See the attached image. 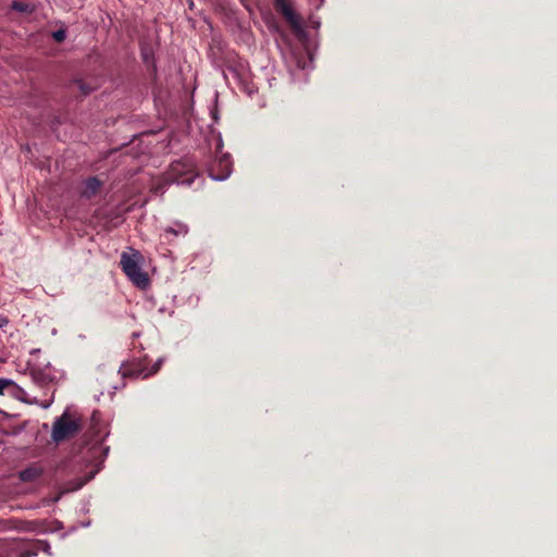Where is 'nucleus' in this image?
Here are the masks:
<instances>
[{"label":"nucleus","instance_id":"15","mask_svg":"<svg viewBox=\"0 0 557 557\" xmlns=\"http://www.w3.org/2000/svg\"><path fill=\"white\" fill-rule=\"evenodd\" d=\"M161 364H162V359H159V360L153 364V367L151 368V370H150V374H154V373H157V372L160 370Z\"/></svg>","mask_w":557,"mask_h":557},{"label":"nucleus","instance_id":"10","mask_svg":"<svg viewBox=\"0 0 557 557\" xmlns=\"http://www.w3.org/2000/svg\"><path fill=\"white\" fill-rule=\"evenodd\" d=\"M11 8H12V10H14L16 12H22V13H32L34 11L33 5H30L29 3L22 2V1H13L11 4Z\"/></svg>","mask_w":557,"mask_h":557},{"label":"nucleus","instance_id":"20","mask_svg":"<svg viewBox=\"0 0 557 557\" xmlns=\"http://www.w3.org/2000/svg\"><path fill=\"white\" fill-rule=\"evenodd\" d=\"M222 73H223V75H224V78H225V79H227L228 77H227V75H226V72H222Z\"/></svg>","mask_w":557,"mask_h":557},{"label":"nucleus","instance_id":"1","mask_svg":"<svg viewBox=\"0 0 557 557\" xmlns=\"http://www.w3.org/2000/svg\"><path fill=\"white\" fill-rule=\"evenodd\" d=\"M83 429L82 419L75 413L64 411L55 419L52 425L51 438L55 443H61L74 437Z\"/></svg>","mask_w":557,"mask_h":557},{"label":"nucleus","instance_id":"5","mask_svg":"<svg viewBox=\"0 0 557 557\" xmlns=\"http://www.w3.org/2000/svg\"><path fill=\"white\" fill-rule=\"evenodd\" d=\"M293 0H274L275 10L284 17L295 33L302 30V22L293 7Z\"/></svg>","mask_w":557,"mask_h":557},{"label":"nucleus","instance_id":"9","mask_svg":"<svg viewBox=\"0 0 557 557\" xmlns=\"http://www.w3.org/2000/svg\"><path fill=\"white\" fill-rule=\"evenodd\" d=\"M41 475V470L37 467H29L20 472V479L23 482H33Z\"/></svg>","mask_w":557,"mask_h":557},{"label":"nucleus","instance_id":"7","mask_svg":"<svg viewBox=\"0 0 557 557\" xmlns=\"http://www.w3.org/2000/svg\"><path fill=\"white\" fill-rule=\"evenodd\" d=\"M29 372L33 381L40 386H45L53 381V375L49 369L30 367Z\"/></svg>","mask_w":557,"mask_h":557},{"label":"nucleus","instance_id":"18","mask_svg":"<svg viewBox=\"0 0 557 557\" xmlns=\"http://www.w3.org/2000/svg\"><path fill=\"white\" fill-rule=\"evenodd\" d=\"M100 443L101 441L100 440H96L95 443L91 445V449L92 450H98L100 449Z\"/></svg>","mask_w":557,"mask_h":557},{"label":"nucleus","instance_id":"16","mask_svg":"<svg viewBox=\"0 0 557 557\" xmlns=\"http://www.w3.org/2000/svg\"><path fill=\"white\" fill-rule=\"evenodd\" d=\"M95 473L89 474L86 476L83 481H81L75 488H81L84 486L88 481H90L94 478Z\"/></svg>","mask_w":557,"mask_h":557},{"label":"nucleus","instance_id":"8","mask_svg":"<svg viewBox=\"0 0 557 557\" xmlns=\"http://www.w3.org/2000/svg\"><path fill=\"white\" fill-rule=\"evenodd\" d=\"M140 55L141 59L147 67L152 66L156 67L154 64V47L151 42H148L147 40L140 41Z\"/></svg>","mask_w":557,"mask_h":557},{"label":"nucleus","instance_id":"3","mask_svg":"<svg viewBox=\"0 0 557 557\" xmlns=\"http://www.w3.org/2000/svg\"><path fill=\"white\" fill-rule=\"evenodd\" d=\"M223 143L220 139L216 146V156L214 161L211 163L209 168L210 176L215 181H222L230 176L232 172V158L228 153L222 152Z\"/></svg>","mask_w":557,"mask_h":557},{"label":"nucleus","instance_id":"19","mask_svg":"<svg viewBox=\"0 0 557 557\" xmlns=\"http://www.w3.org/2000/svg\"><path fill=\"white\" fill-rule=\"evenodd\" d=\"M244 90H246L248 94H251L255 91V87L244 86Z\"/></svg>","mask_w":557,"mask_h":557},{"label":"nucleus","instance_id":"11","mask_svg":"<svg viewBox=\"0 0 557 557\" xmlns=\"http://www.w3.org/2000/svg\"><path fill=\"white\" fill-rule=\"evenodd\" d=\"M233 76V78L238 82V83H244L246 84V82L250 78V74L251 72H237V71H234V72H230Z\"/></svg>","mask_w":557,"mask_h":557},{"label":"nucleus","instance_id":"2","mask_svg":"<svg viewBox=\"0 0 557 557\" xmlns=\"http://www.w3.org/2000/svg\"><path fill=\"white\" fill-rule=\"evenodd\" d=\"M121 268L126 276L139 288H146L149 285L147 273L140 269L135 255L131 256L123 252L120 261Z\"/></svg>","mask_w":557,"mask_h":557},{"label":"nucleus","instance_id":"12","mask_svg":"<svg viewBox=\"0 0 557 557\" xmlns=\"http://www.w3.org/2000/svg\"><path fill=\"white\" fill-rule=\"evenodd\" d=\"M51 36H52L54 41L62 42L66 38V29L65 28H60L58 30H54V32H52Z\"/></svg>","mask_w":557,"mask_h":557},{"label":"nucleus","instance_id":"13","mask_svg":"<svg viewBox=\"0 0 557 557\" xmlns=\"http://www.w3.org/2000/svg\"><path fill=\"white\" fill-rule=\"evenodd\" d=\"M8 388H17V387L12 381L7 380V379H0V395H2L4 393V391Z\"/></svg>","mask_w":557,"mask_h":557},{"label":"nucleus","instance_id":"14","mask_svg":"<svg viewBox=\"0 0 557 557\" xmlns=\"http://www.w3.org/2000/svg\"><path fill=\"white\" fill-rule=\"evenodd\" d=\"M120 372L122 373L123 376H132L136 374L133 370L128 368V366L125 364L121 367Z\"/></svg>","mask_w":557,"mask_h":557},{"label":"nucleus","instance_id":"6","mask_svg":"<svg viewBox=\"0 0 557 557\" xmlns=\"http://www.w3.org/2000/svg\"><path fill=\"white\" fill-rule=\"evenodd\" d=\"M102 187V181H100L97 176H90L83 182L79 195L82 198L90 200L100 194Z\"/></svg>","mask_w":557,"mask_h":557},{"label":"nucleus","instance_id":"17","mask_svg":"<svg viewBox=\"0 0 557 557\" xmlns=\"http://www.w3.org/2000/svg\"><path fill=\"white\" fill-rule=\"evenodd\" d=\"M79 88L82 89V91H83V94H84V95L89 94V92H90V90H91V88H87V87L85 86V84H83V83H81V84H79Z\"/></svg>","mask_w":557,"mask_h":557},{"label":"nucleus","instance_id":"4","mask_svg":"<svg viewBox=\"0 0 557 557\" xmlns=\"http://www.w3.org/2000/svg\"><path fill=\"white\" fill-rule=\"evenodd\" d=\"M197 173L194 165L188 161H176L171 164L168 172V180L182 185H191Z\"/></svg>","mask_w":557,"mask_h":557},{"label":"nucleus","instance_id":"21","mask_svg":"<svg viewBox=\"0 0 557 557\" xmlns=\"http://www.w3.org/2000/svg\"><path fill=\"white\" fill-rule=\"evenodd\" d=\"M322 2H323V0H320V3H322Z\"/></svg>","mask_w":557,"mask_h":557}]
</instances>
